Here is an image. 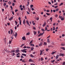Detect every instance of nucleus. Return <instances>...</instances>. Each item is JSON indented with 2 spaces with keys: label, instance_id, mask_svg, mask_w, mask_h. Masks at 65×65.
<instances>
[{
  "label": "nucleus",
  "instance_id": "f8f14e48",
  "mask_svg": "<svg viewBox=\"0 0 65 65\" xmlns=\"http://www.w3.org/2000/svg\"><path fill=\"white\" fill-rule=\"evenodd\" d=\"M56 52H52V53L51 54H54V53H56Z\"/></svg>",
  "mask_w": 65,
  "mask_h": 65
},
{
  "label": "nucleus",
  "instance_id": "603ef678",
  "mask_svg": "<svg viewBox=\"0 0 65 65\" xmlns=\"http://www.w3.org/2000/svg\"><path fill=\"white\" fill-rule=\"evenodd\" d=\"M31 10H34V8H31Z\"/></svg>",
  "mask_w": 65,
  "mask_h": 65
},
{
  "label": "nucleus",
  "instance_id": "2f4dec72",
  "mask_svg": "<svg viewBox=\"0 0 65 65\" xmlns=\"http://www.w3.org/2000/svg\"><path fill=\"white\" fill-rule=\"evenodd\" d=\"M41 30L43 32H44L45 31L44 29L42 28L41 29Z\"/></svg>",
  "mask_w": 65,
  "mask_h": 65
},
{
  "label": "nucleus",
  "instance_id": "c756f323",
  "mask_svg": "<svg viewBox=\"0 0 65 65\" xmlns=\"http://www.w3.org/2000/svg\"><path fill=\"white\" fill-rule=\"evenodd\" d=\"M46 14L47 15H50V14H48V13H46Z\"/></svg>",
  "mask_w": 65,
  "mask_h": 65
},
{
  "label": "nucleus",
  "instance_id": "bb28decb",
  "mask_svg": "<svg viewBox=\"0 0 65 65\" xmlns=\"http://www.w3.org/2000/svg\"><path fill=\"white\" fill-rule=\"evenodd\" d=\"M34 50V48H33V47H31V50L32 51Z\"/></svg>",
  "mask_w": 65,
  "mask_h": 65
},
{
  "label": "nucleus",
  "instance_id": "c85d7f7f",
  "mask_svg": "<svg viewBox=\"0 0 65 65\" xmlns=\"http://www.w3.org/2000/svg\"><path fill=\"white\" fill-rule=\"evenodd\" d=\"M41 35V33H40V34L39 35L38 37H39Z\"/></svg>",
  "mask_w": 65,
  "mask_h": 65
},
{
  "label": "nucleus",
  "instance_id": "9d476101",
  "mask_svg": "<svg viewBox=\"0 0 65 65\" xmlns=\"http://www.w3.org/2000/svg\"><path fill=\"white\" fill-rule=\"evenodd\" d=\"M15 52H16L18 53L19 52V50H17L15 51Z\"/></svg>",
  "mask_w": 65,
  "mask_h": 65
},
{
  "label": "nucleus",
  "instance_id": "4d7b16f0",
  "mask_svg": "<svg viewBox=\"0 0 65 65\" xmlns=\"http://www.w3.org/2000/svg\"><path fill=\"white\" fill-rule=\"evenodd\" d=\"M15 55V54L14 53H13V54L12 55V56H14Z\"/></svg>",
  "mask_w": 65,
  "mask_h": 65
},
{
  "label": "nucleus",
  "instance_id": "9b49d317",
  "mask_svg": "<svg viewBox=\"0 0 65 65\" xmlns=\"http://www.w3.org/2000/svg\"><path fill=\"white\" fill-rule=\"evenodd\" d=\"M59 56V55H57V56H56V59H57L58 58Z\"/></svg>",
  "mask_w": 65,
  "mask_h": 65
},
{
  "label": "nucleus",
  "instance_id": "49530a36",
  "mask_svg": "<svg viewBox=\"0 0 65 65\" xmlns=\"http://www.w3.org/2000/svg\"><path fill=\"white\" fill-rule=\"evenodd\" d=\"M47 29V28L46 27H45V31H46Z\"/></svg>",
  "mask_w": 65,
  "mask_h": 65
},
{
  "label": "nucleus",
  "instance_id": "6e6d98bb",
  "mask_svg": "<svg viewBox=\"0 0 65 65\" xmlns=\"http://www.w3.org/2000/svg\"><path fill=\"white\" fill-rule=\"evenodd\" d=\"M18 11V10L16 9L15 10V12H16Z\"/></svg>",
  "mask_w": 65,
  "mask_h": 65
},
{
  "label": "nucleus",
  "instance_id": "f03ea898",
  "mask_svg": "<svg viewBox=\"0 0 65 65\" xmlns=\"http://www.w3.org/2000/svg\"><path fill=\"white\" fill-rule=\"evenodd\" d=\"M26 50H27V49H25L23 50H21V51H22L23 53H24L25 51H26Z\"/></svg>",
  "mask_w": 65,
  "mask_h": 65
},
{
  "label": "nucleus",
  "instance_id": "4be33fe9",
  "mask_svg": "<svg viewBox=\"0 0 65 65\" xmlns=\"http://www.w3.org/2000/svg\"><path fill=\"white\" fill-rule=\"evenodd\" d=\"M17 35H18L17 33H16L15 34V35H14V36L15 37H16L17 36Z\"/></svg>",
  "mask_w": 65,
  "mask_h": 65
},
{
  "label": "nucleus",
  "instance_id": "ddd939ff",
  "mask_svg": "<svg viewBox=\"0 0 65 65\" xmlns=\"http://www.w3.org/2000/svg\"><path fill=\"white\" fill-rule=\"evenodd\" d=\"M6 3H4L3 4V6L5 7L6 6Z\"/></svg>",
  "mask_w": 65,
  "mask_h": 65
},
{
  "label": "nucleus",
  "instance_id": "f3484780",
  "mask_svg": "<svg viewBox=\"0 0 65 65\" xmlns=\"http://www.w3.org/2000/svg\"><path fill=\"white\" fill-rule=\"evenodd\" d=\"M15 25H17L18 24V22H17V21H15Z\"/></svg>",
  "mask_w": 65,
  "mask_h": 65
},
{
  "label": "nucleus",
  "instance_id": "a19ab883",
  "mask_svg": "<svg viewBox=\"0 0 65 65\" xmlns=\"http://www.w3.org/2000/svg\"><path fill=\"white\" fill-rule=\"evenodd\" d=\"M46 12H50V10H46Z\"/></svg>",
  "mask_w": 65,
  "mask_h": 65
},
{
  "label": "nucleus",
  "instance_id": "6e6552de",
  "mask_svg": "<svg viewBox=\"0 0 65 65\" xmlns=\"http://www.w3.org/2000/svg\"><path fill=\"white\" fill-rule=\"evenodd\" d=\"M60 48L62 49L63 50H65V48L63 47H60Z\"/></svg>",
  "mask_w": 65,
  "mask_h": 65
},
{
  "label": "nucleus",
  "instance_id": "1a4fd4ad",
  "mask_svg": "<svg viewBox=\"0 0 65 65\" xmlns=\"http://www.w3.org/2000/svg\"><path fill=\"white\" fill-rule=\"evenodd\" d=\"M13 19V17H11L10 18H9V20H11Z\"/></svg>",
  "mask_w": 65,
  "mask_h": 65
},
{
  "label": "nucleus",
  "instance_id": "423d86ee",
  "mask_svg": "<svg viewBox=\"0 0 65 65\" xmlns=\"http://www.w3.org/2000/svg\"><path fill=\"white\" fill-rule=\"evenodd\" d=\"M29 61L30 62H33V60H32V59H30L29 60Z\"/></svg>",
  "mask_w": 65,
  "mask_h": 65
},
{
  "label": "nucleus",
  "instance_id": "2eb2a0df",
  "mask_svg": "<svg viewBox=\"0 0 65 65\" xmlns=\"http://www.w3.org/2000/svg\"><path fill=\"white\" fill-rule=\"evenodd\" d=\"M53 18L52 17H51L50 19V20H51V21L52 22V20Z\"/></svg>",
  "mask_w": 65,
  "mask_h": 65
},
{
  "label": "nucleus",
  "instance_id": "7c9ffc66",
  "mask_svg": "<svg viewBox=\"0 0 65 65\" xmlns=\"http://www.w3.org/2000/svg\"><path fill=\"white\" fill-rule=\"evenodd\" d=\"M10 8L11 9V10H13V8L12 6H10Z\"/></svg>",
  "mask_w": 65,
  "mask_h": 65
},
{
  "label": "nucleus",
  "instance_id": "b1692460",
  "mask_svg": "<svg viewBox=\"0 0 65 65\" xmlns=\"http://www.w3.org/2000/svg\"><path fill=\"white\" fill-rule=\"evenodd\" d=\"M30 33H29V32H28V33H27V34H26V35H30Z\"/></svg>",
  "mask_w": 65,
  "mask_h": 65
},
{
  "label": "nucleus",
  "instance_id": "dca6fc26",
  "mask_svg": "<svg viewBox=\"0 0 65 65\" xmlns=\"http://www.w3.org/2000/svg\"><path fill=\"white\" fill-rule=\"evenodd\" d=\"M23 24L24 25L25 24V19H24V20H23Z\"/></svg>",
  "mask_w": 65,
  "mask_h": 65
},
{
  "label": "nucleus",
  "instance_id": "e433bc0d",
  "mask_svg": "<svg viewBox=\"0 0 65 65\" xmlns=\"http://www.w3.org/2000/svg\"><path fill=\"white\" fill-rule=\"evenodd\" d=\"M24 45H25V44H22L21 46V47H22L23 46H24Z\"/></svg>",
  "mask_w": 65,
  "mask_h": 65
},
{
  "label": "nucleus",
  "instance_id": "0e129e2a",
  "mask_svg": "<svg viewBox=\"0 0 65 65\" xmlns=\"http://www.w3.org/2000/svg\"><path fill=\"white\" fill-rule=\"evenodd\" d=\"M45 24H44L43 25H42V26L43 27H44L45 26Z\"/></svg>",
  "mask_w": 65,
  "mask_h": 65
},
{
  "label": "nucleus",
  "instance_id": "774afa93",
  "mask_svg": "<svg viewBox=\"0 0 65 65\" xmlns=\"http://www.w3.org/2000/svg\"><path fill=\"white\" fill-rule=\"evenodd\" d=\"M64 36H65V35H64L63 34V35H62V37H64Z\"/></svg>",
  "mask_w": 65,
  "mask_h": 65
},
{
  "label": "nucleus",
  "instance_id": "f704fd0d",
  "mask_svg": "<svg viewBox=\"0 0 65 65\" xmlns=\"http://www.w3.org/2000/svg\"><path fill=\"white\" fill-rule=\"evenodd\" d=\"M20 10H21L22 11L23 10V8H20Z\"/></svg>",
  "mask_w": 65,
  "mask_h": 65
},
{
  "label": "nucleus",
  "instance_id": "58836bf2",
  "mask_svg": "<svg viewBox=\"0 0 65 65\" xmlns=\"http://www.w3.org/2000/svg\"><path fill=\"white\" fill-rule=\"evenodd\" d=\"M9 4H11V2H10V1L9 2Z\"/></svg>",
  "mask_w": 65,
  "mask_h": 65
},
{
  "label": "nucleus",
  "instance_id": "13d9d810",
  "mask_svg": "<svg viewBox=\"0 0 65 65\" xmlns=\"http://www.w3.org/2000/svg\"><path fill=\"white\" fill-rule=\"evenodd\" d=\"M8 33L9 34H10V31H8Z\"/></svg>",
  "mask_w": 65,
  "mask_h": 65
},
{
  "label": "nucleus",
  "instance_id": "a211bd4d",
  "mask_svg": "<svg viewBox=\"0 0 65 65\" xmlns=\"http://www.w3.org/2000/svg\"><path fill=\"white\" fill-rule=\"evenodd\" d=\"M11 31V34H12L13 32V31L12 30V29H10Z\"/></svg>",
  "mask_w": 65,
  "mask_h": 65
},
{
  "label": "nucleus",
  "instance_id": "69168bd1",
  "mask_svg": "<svg viewBox=\"0 0 65 65\" xmlns=\"http://www.w3.org/2000/svg\"><path fill=\"white\" fill-rule=\"evenodd\" d=\"M27 48V46H24L23 47V48Z\"/></svg>",
  "mask_w": 65,
  "mask_h": 65
},
{
  "label": "nucleus",
  "instance_id": "aec40b11",
  "mask_svg": "<svg viewBox=\"0 0 65 65\" xmlns=\"http://www.w3.org/2000/svg\"><path fill=\"white\" fill-rule=\"evenodd\" d=\"M15 5V3H13L12 4V6H14Z\"/></svg>",
  "mask_w": 65,
  "mask_h": 65
},
{
  "label": "nucleus",
  "instance_id": "052dcab7",
  "mask_svg": "<svg viewBox=\"0 0 65 65\" xmlns=\"http://www.w3.org/2000/svg\"><path fill=\"white\" fill-rule=\"evenodd\" d=\"M57 4H58L56 2V4H54V5H57Z\"/></svg>",
  "mask_w": 65,
  "mask_h": 65
},
{
  "label": "nucleus",
  "instance_id": "de8ad7c7",
  "mask_svg": "<svg viewBox=\"0 0 65 65\" xmlns=\"http://www.w3.org/2000/svg\"><path fill=\"white\" fill-rule=\"evenodd\" d=\"M21 17H19V20H21Z\"/></svg>",
  "mask_w": 65,
  "mask_h": 65
},
{
  "label": "nucleus",
  "instance_id": "864d4df0",
  "mask_svg": "<svg viewBox=\"0 0 65 65\" xmlns=\"http://www.w3.org/2000/svg\"><path fill=\"white\" fill-rule=\"evenodd\" d=\"M6 38H5L4 39V40H5V42H6Z\"/></svg>",
  "mask_w": 65,
  "mask_h": 65
},
{
  "label": "nucleus",
  "instance_id": "412c9836",
  "mask_svg": "<svg viewBox=\"0 0 65 65\" xmlns=\"http://www.w3.org/2000/svg\"><path fill=\"white\" fill-rule=\"evenodd\" d=\"M42 43H41L39 44V46H41L42 45Z\"/></svg>",
  "mask_w": 65,
  "mask_h": 65
},
{
  "label": "nucleus",
  "instance_id": "3c124183",
  "mask_svg": "<svg viewBox=\"0 0 65 65\" xmlns=\"http://www.w3.org/2000/svg\"><path fill=\"white\" fill-rule=\"evenodd\" d=\"M36 20H39V18L38 17H37Z\"/></svg>",
  "mask_w": 65,
  "mask_h": 65
},
{
  "label": "nucleus",
  "instance_id": "5fc2aeb1",
  "mask_svg": "<svg viewBox=\"0 0 65 65\" xmlns=\"http://www.w3.org/2000/svg\"><path fill=\"white\" fill-rule=\"evenodd\" d=\"M55 61V60H54L53 61H51V62H54Z\"/></svg>",
  "mask_w": 65,
  "mask_h": 65
},
{
  "label": "nucleus",
  "instance_id": "5701e85b",
  "mask_svg": "<svg viewBox=\"0 0 65 65\" xmlns=\"http://www.w3.org/2000/svg\"><path fill=\"white\" fill-rule=\"evenodd\" d=\"M63 5V3H62L59 5V6H61V5Z\"/></svg>",
  "mask_w": 65,
  "mask_h": 65
},
{
  "label": "nucleus",
  "instance_id": "c03bdc74",
  "mask_svg": "<svg viewBox=\"0 0 65 65\" xmlns=\"http://www.w3.org/2000/svg\"><path fill=\"white\" fill-rule=\"evenodd\" d=\"M44 44L45 45H47V43L45 42H44Z\"/></svg>",
  "mask_w": 65,
  "mask_h": 65
},
{
  "label": "nucleus",
  "instance_id": "393cba45",
  "mask_svg": "<svg viewBox=\"0 0 65 65\" xmlns=\"http://www.w3.org/2000/svg\"><path fill=\"white\" fill-rule=\"evenodd\" d=\"M30 8L33 7V5H31L30 6Z\"/></svg>",
  "mask_w": 65,
  "mask_h": 65
},
{
  "label": "nucleus",
  "instance_id": "473e14b6",
  "mask_svg": "<svg viewBox=\"0 0 65 65\" xmlns=\"http://www.w3.org/2000/svg\"><path fill=\"white\" fill-rule=\"evenodd\" d=\"M20 24L21 25H22V24H21V20H20Z\"/></svg>",
  "mask_w": 65,
  "mask_h": 65
},
{
  "label": "nucleus",
  "instance_id": "f257e3e1",
  "mask_svg": "<svg viewBox=\"0 0 65 65\" xmlns=\"http://www.w3.org/2000/svg\"><path fill=\"white\" fill-rule=\"evenodd\" d=\"M64 55V54H62V53H61L60 54H59V56H63Z\"/></svg>",
  "mask_w": 65,
  "mask_h": 65
},
{
  "label": "nucleus",
  "instance_id": "7ed1b4c3",
  "mask_svg": "<svg viewBox=\"0 0 65 65\" xmlns=\"http://www.w3.org/2000/svg\"><path fill=\"white\" fill-rule=\"evenodd\" d=\"M26 21L27 24L29 26H30V24L29 23V21H28V20H26Z\"/></svg>",
  "mask_w": 65,
  "mask_h": 65
},
{
  "label": "nucleus",
  "instance_id": "79ce46f5",
  "mask_svg": "<svg viewBox=\"0 0 65 65\" xmlns=\"http://www.w3.org/2000/svg\"><path fill=\"white\" fill-rule=\"evenodd\" d=\"M49 50V49L47 48L46 50V51H48Z\"/></svg>",
  "mask_w": 65,
  "mask_h": 65
},
{
  "label": "nucleus",
  "instance_id": "a878e982",
  "mask_svg": "<svg viewBox=\"0 0 65 65\" xmlns=\"http://www.w3.org/2000/svg\"><path fill=\"white\" fill-rule=\"evenodd\" d=\"M30 56L32 57H34V56H33V55H32V54L30 55Z\"/></svg>",
  "mask_w": 65,
  "mask_h": 65
},
{
  "label": "nucleus",
  "instance_id": "cd10ccee",
  "mask_svg": "<svg viewBox=\"0 0 65 65\" xmlns=\"http://www.w3.org/2000/svg\"><path fill=\"white\" fill-rule=\"evenodd\" d=\"M15 52V50L12 51H11V53L14 52Z\"/></svg>",
  "mask_w": 65,
  "mask_h": 65
},
{
  "label": "nucleus",
  "instance_id": "39448f33",
  "mask_svg": "<svg viewBox=\"0 0 65 65\" xmlns=\"http://www.w3.org/2000/svg\"><path fill=\"white\" fill-rule=\"evenodd\" d=\"M40 51V55H42V53L43 52V51L41 50Z\"/></svg>",
  "mask_w": 65,
  "mask_h": 65
},
{
  "label": "nucleus",
  "instance_id": "4c0bfd02",
  "mask_svg": "<svg viewBox=\"0 0 65 65\" xmlns=\"http://www.w3.org/2000/svg\"><path fill=\"white\" fill-rule=\"evenodd\" d=\"M58 7V6H55V8H57Z\"/></svg>",
  "mask_w": 65,
  "mask_h": 65
},
{
  "label": "nucleus",
  "instance_id": "20e7f679",
  "mask_svg": "<svg viewBox=\"0 0 65 65\" xmlns=\"http://www.w3.org/2000/svg\"><path fill=\"white\" fill-rule=\"evenodd\" d=\"M22 39L23 40H26V38L25 37H23L22 38Z\"/></svg>",
  "mask_w": 65,
  "mask_h": 65
},
{
  "label": "nucleus",
  "instance_id": "4468645a",
  "mask_svg": "<svg viewBox=\"0 0 65 65\" xmlns=\"http://www.w3.org/2000/svg\"><path fill=\"white\" fill-rule=\"evenodd\" d=\"M11 41H9V44H11L12 42V41H13V40L11 39Z\"/></svg>",
  "mask_w": 65,
  "mask_h": 65
},
{
  "label": "nucleus",
  "instance_id": "e2e57ef3",
  "mask_svg": "<svg viewBox=\"0 0 65 65\" xmlns=\"http://www.w3.org/2000/svg\"><path fill=\"white\" fill-rule=\"evenodd\" d=\"M53 12H55V10H53Z\"/></svg>",
  "mask_w": 65,
  "mask_h": 65
},
{
  "label": "nucleus",
  "instance_id": "680f3d73",
  "mask_svg": "<svg viewBox=\"0 0 65 65\" xmlns=\"http://www.w3.org/2000/svg\"><path fill=\"white\" fill-rule=\"evenodd\" d=\"M32 42H33V40L31 41V42H30V43L31 44L32 43Z\"/></svg>",
  "mask_w": 65,
  "mask_h": 65
},
{
  "label": "nucleus",
  "instance_id": "72a5a7b5",
  "mask_svg": "<svg viewBox=\"0 0 65 65\" xmlns=\"http://www.w3.org/2000/svg\"><path fill=\"white\" fill-rule=\"evenodd\" d=\"M61 20L62 21H63L64 20V19L63 18H61Z\"/></svg>",
  "mask_w": 65,
  "mask_h": 65
},
{
  "label": "nucleus",
  "instance_id": "0eeeda50",
  "mask_svg": "<svg viewBox=\"0 0 65 65\" xmlns=\"http://www.w3.org/2000/svg\"><path fill=\"white\" fill-rule=\"evenodd\" d=\"M37 32L35 31H34V35H36V33Z\"/></svg>",
  "mask_w": 65,
  "mask_h": 65
},
{
  "label": "nucleus",
  "instance_id": "37998d69",
  "mask_svg": "<svg viewBox=\"0 0 65 65\" xmlns=\"http://www.w3.org/2000/svg\"><path fill=\"white\" fill-rule=\"evenodd\" d=\"M58 11V9H56V12H57Z\"/></svg>",
  "mask_w": 65,
  "mask_h": 65
},
{
  "label": "nucleus",
  "instance_id": "6ab92c4d",
  "mask_svg": "<svg viewBox=\"0 0 65 65\" xmlns=\"http://www.w3.org/2000/svg\"><path fill=\"white\" fill-rule=\"evenodd\" d=\"M22 55H23V56H26V54H23Z\"/></svg>",
  "mask_w": 65,
  "mask_h": 65
},
{
  "label": "nucleus",
  "instance_id": "8fccbe9b",
  "mask_svg": "<svg viewBox=\"0 0 65 65\" xmlns=\"http://www.w3.org/2000/svg\"><path fill=\"white\" fill-rule=\"evenodd\" d=\"M22 61L23 62H25V60H22Z\"/></svg>",
  "mask_w": 65,
  "mask_h": 65
},
{
  "label": "nucleus",
  "instance_id": "a18cd8bd",
  "mask_svg": "<svg viewBox=\"0 0 65 65\" xmlns=\"http://www.w3.org/2000/svg\"><path fill=\"white\" fill-rule=\"evenodd\" d=\"M65 62H64L63 63V65H65Z\"/></svg>",
  "mask_w": 65,
  "mask_h": 65
},
{
  "label": "nucleus",
  "instance_id": "c9c22d12",
  "mask_svg": "<svg viewBox=\"0 0 65 65\" xmlns=\"http://www.w3.org/2000/svg\"><path fill=\"white\" fill-rule=\"evenodd\" d=\"M22 5H20L19 8H21L22 7Z\"/></svg>",
  "mask_w": 65,
  "mask_h": 65
},
{
  "label": "nucleus",
  "instance_id": "338daca9",
  "mask_svg": "<svg viewBox=\"0 0 65 65\" xmlns=\"http://www.w3.org/2000/svg\"><path fill=\"white\" fill-rule=\"evenodd\" d=\"M28 11H29V12H30V10L29 9V8H28Z\"/></svg>",
  "mask_w": 65,
  "mask_h": 65
},
{
  "label": "nucleus",
  "instance_id": "bf43d9fd",
  "mask_svg": "<svg viewBox=\"0 0 65 65\" xmlns=\"http://www.w3.org/2000/svg\"><path fill=\"white\" fill-rule=\"evenodd\" d=\"M17 26H15V29L16 30L17 29Z\"/></svg>",
  "mask_w": 65,
  "mask_h": 65
},
{
  "label": "nucleus",
  "instance_id": "ea45409f",
  "mask_svg": "<svg viewBox=\"0 0 65 65\" xmlns=\"http://www.w3.org/2000/svg\"><path fill=\"white\" fill-rule=\"evenodd\" d=\"M47 41L49 43L50 42V41H49V39H47Z\"/></svg>",
  "mask_w": 65,
  "mask_h": 65
},
{
  "label": "nucleus",
  "instance_id": "09e8293b",
  "mask_svg": "<svg viewBox=\"0 0 65 65\" xmlns=\"http://www.w3.org/2000/svg\"><path fill=\"white\" fill-rule=\"evenodd\" d=\"M27 13L28 14H30V13H29V12H28V11H27Z\"/></svg>",
  "mask_w": 65,
  "mask_h": 65
}]
</instances>
